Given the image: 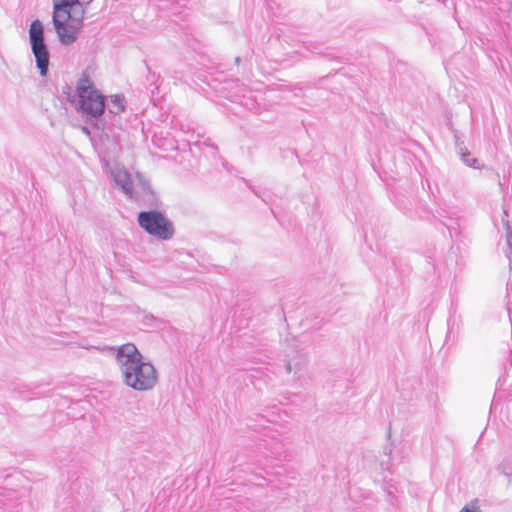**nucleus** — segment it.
<instances>
[{
    "instance_id": "1",
    "label": "nucleus",
    "mask_w": 512,
    "mask_h": 512,
    "mask_svg": "<svg viewBox=\"0 0 512 512\" xmlns=\"http://www.w3.org/2000/svg\"><path fill=\"white\" fill-rule=\"evenodd\" d=\"M115 361L123 383L137 392L152 390L158 382V373L154 365L145 360L132 343L119 346Z\"/></svg>"
},
{
    "instance_id": "2",
    "label": "nucleus",
    "mask_w": 512,
    "mask_h": 512,
    "mask_svg": "<svg viewBox=\"0 0 512 512\" xmlns=\"http://www.w3.org/2000/svg\"><path fill=\"white\" fill-rule=\"evenodd\" d=\"M71 102L76 111L87 119L99 118L106 107L104 96L86 76L77 81L76 93Z\"/></svg>"
},
{
    "instance_id": "3",
    "label": "nucleus",
    "mask_w": 512,
    "mask_h": 512,
    "mask_svg": "<svg viewBox=\"0 0 512 512\" xmlns=\"http://www.w3.org/2000/svg\"><path fill=\"white\" fill-rule=\"evenodd\" d=\"M52 23L59 42L64 46L77 41L83 28V17L73 15V10H53Z\"/></svg>"
},
{
    "instance_id": "4",
    "label": "nucleus",
    "mask_w": 512,
    "mask_h": 512,
    "mask_svg": "<svg viewBox=\"0 0 512 512\" xmlns=\"http://www.w3.org/2000/svg\"><path fill=\"white\" fill-rule=\"evenodd\" d=\"M29 44L34 56L36 67L41 76H46L49 68L50 53L44 37V25L36 19L28 29Z\"/></svg>"
},
{
    "instance_id": "5",
    "label": "nucleus",
    "mask_w": 512,
    "mask_h": 512,
    "mask_svg": "<svg viewBox=\"0 0 512 512\" xmlns=\"http://www.w3.org/2000/svg\"><path fill=\"white\" fill-rule=\"evenodd\" d=\"M138 224L149 235L159 240H169L174 235L172 222L157 211H143L138 214Z\"/></svg>"
},
{
    "instance_id": "6",
    "label": "nucleus",
    "mask_w": 512,
    "mask_h": 512,
    "mask_svg": "<svg viewBox=\"0 0 512 512\" xmlns=\"http://www.w3.org/2000/svg\"><path fill=\"white\" fill-rule=\"evenodd\" d=\"M110 177L115 186L129 197L133 194L136 182L140 181L139 174L132 175L119 164L110 168Z\"/></svg>"
},
{
    "instance_id": "7",
    "label": "nucleus",
    "mask_w": 512,
    "mask_h": 512,
    "mask_svg": "<svg viewBox=\"0 0 512 512\" xmlns=\"http://www.w3.org/2000/svg\"><path fill=\"white\" fill-rule=\"evenodd\" d=\"M126 101L123 95L115 94L109 97L107 108L109 113L119 115L124 112Z\"/></svg>"
},
{
    "instance_id": "8",
    "label": "nucleus",
    "mask_w": 512,
    "mask_h": 512,
    "mask_svg": "<svg viewBox=\"0 0 512 512\" xmlns=\"http://www.w3.org/2000/svg\"><path fill=\"white\" fill-rule=\"evenodd\" d=\"M53 10H73L79 0H52Z\"/></svg>"
},
{
    "instance_id": "9",
    "label": "nucleus",
    "mask_w": 512,
    "mask_h": 512,
    "mask_svg": "<svg viewBox=\"0 0 512 512\" xmlns=\"http://www.w3.org/2000/svg\"><path fill=\"white\" fill-rule=\"evenodd\" d=\"M502 224L506 230V237H507V245L511 249L512 248V230L511 226L508 220V213L507 210H503V216H502Z\"/></svg>"
},
{
    "instance_id": "10",
    "label": "nucleus",
    "mask_w": 512,
    "mask_h": 512,
    "mask_svg": "<svg viewBox=\"0 0 512 512\" xmlns=\"http://www.w3.org/2000/svg\"><path fill=\"white\" fill-rule=\"evenodd\" d=\"M461 157H462V160L463 162L469 166V167H473V168H480V166H478V160L476 158H473L469 152H462L461 153Z\"/></svg>"
},
{
    "instance_id": "11",
    "label": "nucleus",
    "mask_w": 512,
    "mask_h": 512,
    "mask_svg": "<svg viewBox=\"0 0 512 512\" xmlns=\"http://www.w3.org/2000/svg\"><path fill=\"white\" fill-rule=\"evenodd\" d=\"M459 512H482L477 499L466 504Z\"/></svg>"
},
{
    "instance_id": "12",
    "label": "nucleus",
    "mask_w": 512,
    "mask_h": 512,
    "mask_svg": "<svg viewBox=\"0 0 512 512\" xmlns=\"http://www.w3.org/2000/svg\"><path fill=\"white\" fill-rule=\"evenodd\" d=\"M498 470L502 474L506 475L507 477H509V478L512 477V474L506 470V465L505 464L499 465Z\"/></svg>"
},
{
    "instance_id": "13",
    "label": "nucleus",
    "mask_w": 512,
    "mask_h": 512,
    "mask_svg": "<svg viewBox=\"0 0 512 512\" xmlns=\"http://www.w3.org/2000/svg\"><path fill=\"white\" fill-rule=\"evenodd\" d=\"M286 370H287V372H288V373H291V372H292V366H291V364H290V363H287V365H286Z\"/></svg>"
},
{
    "instance_id": "14",
    "label": "nucleus",
    "mask_w": 512,
    "mask_h": 512,
    "mask_svg": "<svg viewBox=\"0 0 512 512\" xmlns=\"http://www.w3.org/2000/svg\"><path fill=\"white\" fill-rule=\"evenodd\" d=\"M81 346H82L83 348H85V349H89V348H91V346H89V345H85V344H81Z\"/></svg>"
}]
</instances>
